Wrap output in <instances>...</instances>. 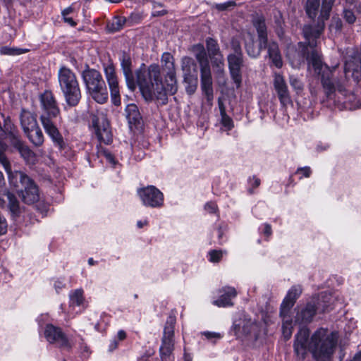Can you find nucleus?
<instances>
[{
	"instance_id": "56",
	"label": "nucleus",
	"mask_w": 361,
	"mask_h": 361,
	"mask_svg": "<svg viewBox=\"0 0 361 361\" xmlns=\"http://www.w3.org/2000/svg\"><path fill=\"white\" fill-rule=\"evenodd\" d=\"M263 233L267 236H270L271 235V227L269 224H264Z\"/></svg>"
},
{
	"instance_id": "19",
	"label": "nucleus",
	"mask_w": 361,
	"mask_h": 361,
	"mask_svg": "<svg viewBox=\"0 0 361 361\" xmlns=\"http://www.w3.org/2000/svg\"><path fill=\"white\" fill-rule=\"evenodd\" d=\"M219 298L212 302L214 305L219 307H226L233 305L232 300L237 295V292L233 287L226 286L219 290Z\"/></svg>"
},
{
	"instance_id": "49",
	"label": "nucleus",
	"mask_w": 361,
	"mask_h": 361,
	"mask_svg": "<svg viewBox=\"0 0 361 361\" xmlns=\"http://www.w3.org/2000/svg\"><path fill=\"white\" fill-rule=\"evenodd\" d=\"M301 173L302 176L305 178H309L312 173V170L309 166L300 167L297 169L296 173Z\"/></svg>"
},
{
	"instance_id": "29",
	"label": "nucleus",
	"mask_w": 361,
	"mask_h": 361,
	"mask_svg": "<svg viewBox=\"0 0 361 361\" xmlns=\"http://www.w3.org/2000/svg\"><path fill=\"white\" fill-rule=\"evenodd\" d=\"M126 118L130 125H137L140 123L141 116L137 105L135 104H128L126 108Z\"/></svg>"
},
{
	"instance_id": "53",
	"label": "nucleus",
	"mask_w": 361,
	"mask_h": 361,
	"mask_svg": "<svg viewBox=\"0 0 361 361\" xmlns=\"http://www.w3.org/2000/svg\"><path fill=\"white\" fill-rule=\"evenodd\" d=\"M329 148V145L328 143L319 142L317 144L316 149L318 152H321L327 150Z\"/></svg>"
},
{
	"instance_id": "9",
	"label": "nucleus",
	"mask_w": 361,
	"mask_h": 361,
	"mask_svg": "<svg viewBox=\"0 0 361 361\" xmlns=\"http://www.w3.org/2000/svg\"><path fill=\"white\" fill-rule=\"evenodd\" d=\"M257 44L254 40V37L251 35L250 39L245 41V50L249 56L256 59L260 54L262 50L267 49L269 58L271 63L276 68H280L283 66V61L278 44L274 41L264 42L261 44L260 40H257Z\"/></svg>"
},
{
	"instance_id": "37",
	"label": "nucleus",
	"mask_w": 361,
	"mask_h": 361,
	"mask_svg": "<svg viewBox=\"0 0 361 361\" xmlns=\"http://www.w3.org/2000/svg\"><path fill=\"white\" fill-rule=\"evenodd\" d=\"M7 199L8 200V207L10 212L14 216H18L20 213L19 202L14 195L11 192H7Z\"/></svg>"
},
{
	"instance_id": "11",
	"label": "nucleus",
	"mask_w": 361,
	"mask_h": 361,
	"mask_svg": "<svg viewBox=\"0 0 361 361\" xmlns=\"http://www.w3.org/2000/svg\"><path fill=\"white\" fill-rule=\"evenodd\" d=\"M175 323L176 318L172 316L169 317L164 329L162 343L159 349L162 361H167L173 350Z\"/></svg>"
},
{
	"instance_id": "24",
	"label": "nucleus",
	"mask_w": 361,
	"mask_h": 361,
	"mask_svg": "<svg viewBox=\"0 0 361 361\" xmlns=\"http://www.w3.org/2000/svg\"><path fill=\"white\" fill-rule=\"evenodd\" d=\"M279 316L282 320V335L286 341L290 338L293 330V322L290 312L280 310Z\"/></svg>"
},
{
	"instance_id": "15",
	"label": "nucleus",
	"mask_w": 361,
	"mask_h": 361,
	"mask_svg": "<svg viewBox=\"0 0 361 361\" xmlns=\"http://www.w3.org/2000/svg\"><path fill=\"white\" fill-rule=\"evenodd\" d=\"M227 60L231 77L238 88L242 83L241 68L243 66V56L228 54Z\"/></svg>"
},
{
	"instance_id": "50",
	"label": "nucleus",
	"mask_w": 361,
	"mask_h": 361,
	"mask_svg": "<svg viewBox=\"0 0 361 361\" xmlns=\"http://www.w3.org/2000/svg\"><path fill=\"white\" fill-rule=\"evenodd\" d=\"M202 334L208 339V340H212V339H219L222 336L219 333L216 332H210V331H204L202 332Z\"/></svg>"
},
{
	"instance_id": "12",
	"label": "nucleus",
	"mask_w": 361,
	"mask_h": 361,
	"mask_svg": "<svg viewBox=\"0 0 361 361\" xmlns=\"http://www.w3.org/2000/svg\"><path fill=\"white\" fill-rule=\"evenodd\" d=\"M137 193L143 205L146 207L159 208L164 204L163 193L154 185L139 188Z\"/></svg>"
},
{
	"instance_id": "6",
	"label": "nucleus",
	"mask_w": 361,
	"mask_h": 361,
	"mask_svg": "<svg viewBox=\"0 0 361 361\" xmlns=\"http://www.w3.org/2000/svg\"><path fill=\"white\" fill-rule=\"evenodd\" d=\"M58 80L66 104L69 106L78 105L81 99V92L75 73L62 66L58 72Z\"/></svg>"
},
{
	"instance_id": "8",
	"label": "nucleus",
	"mask_w": 361,
	"mask_h": 361,
	"mask_svg": "<svg viewBox=\"0 0 361 361\" xmlns=\"http://www.w3.org/2000/svg\"><path fill=\"white\" fill-rule=\"evenodd\" d=\"M8 180L18 190H20L23 201L27 204H33L39 199L38 187L35 182L22 171H15L8 176Z\"/></svg>"
},
{
	"instance_id": "36",
	"label": "nucleus",
	"mask_w": 361,
	"mask_h": 361,
	"mask_svg": "<svg viewBox=\"0 0 361 361\" xmlns=\"http://www.w3.org/2000/svg\"><path fill=\"white\" fill-rule=\"evenodd\" d=\"M206 47L209 56L221 54L217 41L212 37L206 39Z\"/></svg>"
},
{
	"instance_id": "4",
	"label": "nucleus",
	"mask_w": 361,
	"mask_h": 361,
	"mask_svg": "<svg viewBox=\"0 0 361 361\" xmlns=\"http://www.w3.org/2000/svg\"><path fill=\"white\" fill-rule=\"evenodd\" d=\"M39 100L42 109L39 120L42 126L54 147L61 152L67 147V145L57 126L56 120L60 114L57 102L51 91H45L42 94Z\"/></svg>"
},
{
	"instance_id": "1",
	"label": "nucleus",
	"mask_w": 361,
	"mask_h": 361,
	"mask_svg": "<svg viewBox=\"0 0 361 361\" xmlns=\"http://www.w3.org/2000/svg\"><path fill=\"white\" fill-rule=\"evenodd\" d=\"M121 66L128 89L133 92L137 86L147 102L157 99L161 104L168 102V94H174L178 90L176 73L165 75L166 87L161 78L160 67L157 64H151L147 70L139 68L135 71L136 78L132 71L130 57L123 53Z\"/></svg>"
},
{
	"instance_id": "42",
	"label": "nucleus",
	"mask_w": 361,
	"mask_h": 361,
	"mask_svg": "<svg viewBox=\"0 0 361 361\" xmlns=\"http://www.w3.org/2000/svg\"><path fill=\"white\" fill-rule=\"evenodd\" d=\"M27 50L4 46L0 48V54L3 55L16 56L25 53Z\"/></svg>"
},
{
	"instance_id": "39",
	"label": "nucleus",
	"mask_w": 361,
	"mask_h": 361,
	"mask_svg": "<svg viewBox=\"0 0 361 361\" xmlns=\"http://www.w3.org/2000/svg\"><path fill=\"white\" fill-rule=\"evenodd\" d=\"M14 149L18 150L23 159L27 161H31L35 157L32 150L30 149L27 146L25 145L23 142L20 144V146L16 147Z\"/></svg>"
},
{
	"instance_id": "63",
	"label": "nucleus",
	"mask_w": 361,
	"mask_h": 361,
	"mask_svg": "<svg viewBox=\"0 0 361 361\" xmlns=\"http://www.w3.org/2000/svg\"><path fill=\"white\" fill-rule=\"evenodd\" d=\"M104 154H105V157H106V159L109 161H114V157L113 155L109 153V152H104Z\"/></svg>"
},
{
	"instance_id": "48",
	"label": "nucleus",
	"mask_w": 361,
	"mask_h": 361,
	"mask_svg": "<svg viewBox=\"0 0 361 361\" xmlns=\"http://www.w3.org/2000/svg\"><path fill=\"white\" fill-rule=\"evenodd\" d=\"M235 6V2L233 1H228L227 2L217 4L216 8L219 11H226L230 8H233Z\"/></svg>"
},
{
	"instance_id": "31",
	"label": "nucleus",
	"mask_w": 361,
	"mask_h": 361,
	"mask_svg": "<svg viewBox=\"0 0 361 361\" xmlns=\"http://www.w3.org/2000/svg\"><path fill=\"white\" fill-rule=\"evenodd\" d=\"M161 62L165 75L176 73L174 58L170 53L164 52L161 56Z\"/></svg>"
},
{
	"instance_id": "64",
	"label": "nucleus",
	"mask_w": 361,
	"mask_h": 361,
	"mask_svg": "<svg viewBox=\"0 0 361 361\" xmlns=\"http://www.w3.org/2000/svg\"><path fill=\"white\" fill-rule=\"evenodd\" d=\"M147 224V221H138L137 222V226L138 228H142L145 225H146Z\"/></svg>"
},
{
	"instance_id": "35",
	"label": "nucleus",
	"mask_w": 361,
	"mask_h": 361,
	"mask_svg": "<svg viewBox=\"0 0 361 361\" xmlns=\"http://www.w3.org/2000/svg\"><path fill=\"white\" fill-rule=\"evenodd\" d=\"M320 6V0H307L305 10L307 16L314 19L318 14Z\"/></svg>"
},
{
	"instance_id": "45",
	"label": "nucleus",
	"mask_w": 361,
	"mask_h": 361,
	"mask_svg": "<svg viewBox=\"0 0 361 361\" xmlns=\"http://www.w3.org/2000/svg\"><path fill=\"white\" fill-rule=\"evenodd\" d=\"M223 256V252L221 250H213L209 252V260L212 262H219Z\"/></svg>"
},
{
	"instance_id": "44",
	"label": "nucleus",
	"mask_w": 361,
	"mask_h": 361,
	"mask_svg": "<svg viewBox=\"0 0 361 361\" xmlns=\"http://www.w3.org/2000/svg\"><path fill=\"white\" fill-rule=\"evenodd\" d=\"M343 17L346 23L348 24H353L356 20V16L352 10L344 9L343 12Z\"/></svg>"
},
{
	"instance_id": "14",
	"label": "nucleus",
	"mask_w": 361,
	"mask_h": 361,
	"mask_svg": "<svg viewBox=\"0 0 361 361\" xmlns=\"http://www.w3.org/2000/svg\"><path fill=\"white\" fill-rule=\"evenodd\" d=\"M44 336L50 343H55L59 348H70L66 336L61 329L49 324L46 325Z\"/></svg>"
},
{
	"instance_id": "32",
	"label": "nucleus",
	"mask_w": 361,
	"mask_h": 361,
	"mask_svg": "<svg viewBox=\"0 0 361 361\" xmlns=\"http://www.w3.org/2000/svg\"><path fill=\"white\" fill-rule=\"evenodd\" d=\"M24 133L34 145L39 147L43 144L44 137L39 126H36V128H33V129L29 130L28 133Z\"/></svg>"
},
{
	"instance_id": "55",
	"label": "nucleus",
	"mask_w": 361,
	"mask_h": 361,
	"mask_svg": "<svg viewBox=\"0 0 361 361\" xmlns=\"http://www.w3.org/2000/svg\"><path fill=\"white\" fill-rule=\"evenodd\" d=\"M203 92L204 93V94L206 96L207 102L210 104H212V102L213 98H214L213 90H209L203 91Z\"/></svg>"
},
{
	"instance_id": "13",
	"label": "nucleus",
	"mask_w": 361,
	"mask_h": 361,
	"mask_svg": "<svg viewBox=\"0 0 361 361\" xmlns=\"http://www.w3.org/2000/svg\"><path fill=\"white\" fill-rule=\"evenodd\" d=\"M92 123L98 140L101 142L109 145L112 141V135L106 117L104 115L94 116Z\"/></svg>"
},
{
	"instance_id": "28",
	"label": "nucleus",
	"mask_w": 361,
	"mask_h": 361,
	"mask_svg": "<svg viewBox=\"0 0 361 361\" xmlns=\"http://www.w3.org/2000/svg\"><path fill=\"white\" fill-rule=\"evenodd\" d=\"M218 106L220 111V122L221 125L226 128V130H231L234 126L233 121L232 118L228 115H227L226 112V106L221 98L218 99Z\"/></svg>"
},
{
	"instance_id": "40",
	"label": "nucleus",
	"mask_w": 361,
	"mask_h": 361,
	"mask_svg": "<svg viewBox=\"0 0 361 361\" xmlns=\"http://www.w3.org/2000/svg\"><path fill=\"white\" fill-rule=\"evenodd\" d=\"M70 300L72 305L80 306L82 305L84 300L83 290L81 289H78L72 292L70 294Z\"/></svg>"
},
{
	"instance_id": "22",
	"label": "nucleus",
	"mask_w": 361,
	"mask_h": 361,
	"mask_svg": "<svg viewBox=\"0 0 361 361\" xmlns=\"http://www.w3.org/2000/svg\"><path fill=\"white\" fill-rule=\"evenodd\" d=\"M256 326H257L255 322L251 320L245 319L235 321L233 325L235 335L237 336L250 334L256 329Z\"/></svg>"
},
{
	"instance_id": "16",
	"label": "nucleus",
	"mask_w": 361,
	"mask_h": 361,
	"mask_svg": "<svg viewBox=\"0 0 361 361\" xmlns=\"http://www.w3.org/2000/svg\"><path fill=\"white\" fill-rule=\"evenodd\" d=\"M0 130L3 131L5 139L9 142L11 147H18L23 142L18 128L8 117L4 119V126Z\"/></svg>"
},
{
	"instance_id": "61",
	"label": "nucleus",
	"mask_w": 361,
	"mask_h": 361,
	"mask_svg": "<svg viewBox=\"0 0 361 361\" xmlns=\"http://www.w3.org/2000/svg\"><path fill=\"white\" fill-rule=\"evenodd\" d=\"M350 361H361V350L355 354Z\"/></svg>"
},
{
	"instance_id": "27",
	"label": "nucleus",
	"mask_w": 361,
	"mask_h": 361,
	"mask_svg": "<svg viewBox=\"0 0 361 361\" xmlns=\"http://www.w3.org/2000/svg\"><path fill=\"white\" fill-rule=\"evenodd\" d=\"M200 80L202 92L213 90L210 66L200 68Z\"/></svg>"
},
{
	"instance_id": "10",
	"label": "nucleus",
	"mask_w": 361,
	"mask_h": 361,
	"mask_svg": "<svg viewBox=\"0 0 361 361\" xmlns=\"http://www.w3.org/2000/svg\"><path fill=\"white\" fill-rule=\"evenodd\" d=\"M335 0H322L319 21L316 25H307L303 28L305 38L311 47L316 45V39H319L324 29V20L330 16V12Z\"/></svg>"
},
{
	"instance_id": "38",
	"label": "nucleus",
	"mask_w": 361,
	"mask_h": 361,
	"mask_svg": "<svg viewBox=\"0 0 361 361\" xmlns=\"http://www.w3.org/2000/svg\"><path fill=\"white\" fill-rule=\"evenodd\" d=\"M125 23L124 17L116 16L108 24V28L111 32H117L123 28Z\"/></svg>"
},
{
	"instance_id": "34",
	"label": "nucleus",
	"mask_w": 361,
	"mask_h": 361,
	"mask_svg": "<svg viewBox=\"0 0 361 361\" xmlns=\"http://www.w3.org/2000/svg\"><path fill=\"white\" fill-rule=\"evenodd\" d=\"M215 73L219 75L224 74V59L222 54L209 56Z\"/></svg>"
},
{
	"instance_id": "51",
	"label": "nucleus",
	"mask_w": 361,
	"mask_h": 361,
	"mask_svg": "<svg viewBox=\"0 0 361 361\" xmlns=\"http://www.w3.org/2000/svg\"><path fill=\"white\" fill-rule=\"evenodd\" d=\"M204 209L210 214H214L217 210V205L214 202H209L204 205Z\"/></svg>"
},
{
	"instance_id": "43",
	"label": "nucleus",
	"mask_w": 361,
	"mask_h": 361,
	"mask_svg": "<svg viewBox=\"0 0 361 361\" xmlns=\"http://www.w3.org/2000/svg\"><path fill=\"white\" fill-rule=\"evenodd\" d=\"M195 66L192 58L185 56L181 60V68L184 73H191V68Z\"/></svg>"
},
{
	"instance_id": "3",
	"label": "nucleus",
	"mask_w": 361,
	"mask_h": 361,
	"mask_svg": "<svg viewBox=\"0 0 361 361\" xmlns=\"http://www.w3.org/2000/svg\"><path fill=\"white\" fill-rule=\"evenodd\" d=\"M305 42H299V51L288 53V58L291 66L298 68L306 60L309 66H312L316 74L320 76L321 82L327 97L335 91L334 84L332 82V70L322 61L319 52L315 49L317 45L311 47L305 38Z\"/></svg>"
},
{
	"instance_id": "60",
	"label": "nucleus",
	"mask_w": 361,
	"mask_h": 361,
	"mask_svg": "<svg viewBox=\"0 0 361 361\" xmlns=\"http://www.w3.org/2000/svg\"><path fill=\"white\" fill-rule=\"evenodd\" d=\"M117 347H118V342L116 340H113L109 345V350L112 351V350H115L116 348H117Z\"/></svg>"
},
{
	"instance_id": "20",
	"label": "nucleus",
	"mask_w": 361,
	"mask_h": 361,
	"mask_svg": "<svg viewBox=\"0 0 361 361\" xmlns=\"http://www.w3.org/2000/svg\"><path fill=\"white\" fill-rule=\"evenodd\" d=\"M302 293V288L300 286H293L288 291L286 296L283 299L280 310H284L285 312H290V310L295 305L297 299L300 297Z\"/></svg>"
},
{
	"instance_id": "62",
	"label": "nucleus",
	"mask_w": 361,
	"mask_h": 361,
	"mask_svg": "<svg viewBox=\"0 0 361 361\" xmlns=\"http://www.w3.org/2000/svg\"><path fill=\"white\" fill-rule=\"evenodd\" d=\"M5 185V179L4 174L0 171V188H2Z\"/></svg>"
},
{
	"instance_id": "26",
	"label": "nucleus",
	"mask_w": 361,
	"mask_h": 361,
	"mask_svg": "<svg viewBox=\"0 0 361 361\" xmlns=\"http://www.w3.org/2000/svg\"><path fill=\"white\" fill-rule=\"evenodd\" d=\"M192 51L200 64V68L210 66L204 47L202 44L192 46Z\"/></svg>"
},
{
	"instance_id": "58",
	"label": "nucleus",
	"mask_w": 361,
	"mask_h": 361,
	"mask_svg": "<svg viewBox=\"0 0 361 361\" xmlns=\"http://www.w3.org/2000/svg\"><path fill=\"white\" fill-rule=\"evenodd\" d=\"M117 337L118 340L123 341L126 338V333L123 330H120L117 334Z\"/></svg>"
},
{
	"instance_id": "52",
	"label": "nucleus",
	"mask_w": 361,
	"mask_h": 361,
	"mask_svg": "<svg viewBox=\"0 0 361 361\" xmlns=\"http://www.w3.org/2000/svg\"><path fill=\"white\" fill-rule=\"evenodd\" d=\"M248 181L249 183L252 185V187L255 188L259 187L261 183L260 179L257 178L256 176L249 178Z\"/></svg>"
},
{
	"instance_id": "30",
	"label": "nucleus",
	"mask_w": 361,
	"mask_h": 361,
	"mask_svg": "<svg viewBox=\"0 0 361 361\" xmlns=\"http://www.w3.org/2000/svg\"><path fill=\"white\" fill-rule=\"evenodd\" d=\"M183 82L186 92L191 95L195 93L197 87L198 80L196 75L191 73L183 74Z\"/></svg>"
},
{
	"instance_id": "2",
	"label": "nucleus",
	"mask_w": 361,
	"mask_h": 361,
	"mask_svg": "<svg viewBox=\"0 0 361 361\" xmlns=\"http://www.w3.org/2000/svg\"><path fill=\"white\" fill-rule=\"evenodd\" d=\"M309 338V329L301 327L295 336L293 344L297 358L303 361L310 351L316 361H330L337 345V334L329 333L327 329L320 328Z\"/></svg>"
},
{
	"instance_id": "46",
	"label": "nucleus",
	"mask_w": 361,
	"mask_h": 361,
	"mask_svg": "<svg viewBox=\"0 0 361 361\" xmlns=\"http://www.w3.org/2000/svg\"><path fill=\"white\" fill-rule=\"evenodd\" d=\"M231 49L233 52L230 55L243 56L240 42L237 40H233L231 42Z\"/></svg>"
},
{
	"instance_id": "17",
	"label": "nucleus",
	"mask_w": 361,
	"mask_h": 361,
	"mask_svg": "<svg viewBox=\"0 0 361 361\" xmlns=\"http://www.w3.org/2000/svg\"><path fill=\"white\" fill-rule=\"evenodd\" d=\"M107 82L109 86L112 102L115 105L120 104L119 87L115 68L113 65L104 68Z\"/></svg>"
},
{
	"instance_id": "59",
	"label": "nucleus",
	"mask_w": 361,
	"mask_h": 361,
	"mask_svg": "<svg viewBox=\"0 0 361 361\" xmlns=\"http://www.w3.org/2000/svg\"><path fill=\"white\" fill-rule=\"evenodd\" d=\"M73 8L72 7H68L62 11V16H69L71 13H73Z\"/></svg>"
},
{
	"instance_id": "33",
	"label": "nucleus",
	"mask_w": 361,
	"mask_h": 361,
	"mask_svg": "<svg viewBox=\"0 0 361 361\" xmlns=\"http://www.w3.org/2000/svg\"><path fill=\"white\" fill-rule=\"evenodd\" d=\"M8 149V145L2 140H0V163L3 165L8 176L12 173L11 166L8 161L6 152Z\"/></svg>"
},
{
	"instance_id": "18",
	"label": "nucleus",
	"mask_w": 361,
	"mask_h": 361,
	"mask_svg": "<svg viewBox=\"0 0 361 361\" xmlns=\"http://www.w3.org/2000/svg\"><path fill=\"white\" fill-rule=\"evenodd\" d=\"M274 89L283 106L291 104L290 93L284 78L281 74H276L274 80Z\"/></svg>"
},
{
	"instance_id": "5",
	"label": "nucleus",
	"mask_w": 361,
	"mask_h": 361,
	"mask_svg": "<svg viewBox=\"0 0 361 361\" xmlns=\"http://www.w3.org/2000/svg\"><path fill=\"white\" fill-rule=\"evenodd\" d=\"M333 300L331 294L326 291L312 297L305 306L302 307L298 310L295 317V322L300 325L306 326L312 322L317 312L323 313L332 310Z\"/></svg>"
},
{
	"instance_id": "57",
	"label": "nucleus",
	"mask_w": 361,
	"mask_h": 361,
	"mask_svg": "<svg viewBox=\"0 0 361 361\" xmlns=\"http://www.w3.org/2000/svg\"><path fill=\"white\" fill-rule=\"evenodd\" d=\"M65 286V284L60 281H56L54 283V288L58 292L59 290L62 289Z\"/></svg>"
},
{
	"instance_id": "21",
	"label": "nucleus",
	"mask_w": 361,
	"mask_h": 361,
	"mask_svg": "<svg viewBox=\"0 0 361 361\" xmlns=\"http://www.w3.org/2000/svg\"><path fill=\"white\" fill-rule=\"evenodd\" d=\"M345 78L352 77L355 80L361 78V59L355 58L346 61L344 67Z\"/></svg>"
},
{
	"instance_id": "23",
	"label": "nucleus",
	"mask_w": 361,
	"mask_h": 361,
	"mask_svg": "<svg viewBox=\"0 0 361 361\" xmlns=\"http://www.w3.org/2000/svg\"><path fill=\"white\" fill-rule=\"evenodd\" d=\"M20 121L24 133H28L29 130L38 126L36 115L25 109H22Z\"/></svg>"
},
{
	"instance_id": "47",
	"label": "nucleus",
	"mask_w": 361,
	"mask_h": 361,
	"mask_svg": "<svg viewBox=\"0 0 361 361\" xmlns=\"http://www.w3.org/2000/svg\"><path fill=\"white\" fill-rule=\"evenodd\" d=\"M343 27V22L339 18H333L330 28L335 30L336 32H341Z\"/></svg>"
},
{
	"instance_id": "54",
	"label": "nucleus",
	"mask_w": 361,
	"mask_h": 361,
	"mask_svg": "<svg viewBox=\"0 0 361 361\" xmlns=\"http://www.w3.org/2000/svg\"><path fill=\"white\" fill-rule=\"evenodd\" d=\"M63 18L65 23H66L72 27H75L77 25L76 22L74 21L73 18L72 17H70L69 16H63Z\"/></svg>"
},
{
	"instance_id": "41",
	"label": "nucleus",
	"mask_w": 361,
	"mask_h": 361,
	"mask_svg": "<svg viewBox=\"0 0 361 361\" xmlns=\"http://www.w3.org/2000/svg\"><path fill=\"white\" fill-rule=\"evenodd\" d=\"M289 82L292 88L296 91L298 94L303 90L304 84L298 76L294 75H290Z\"/></svg>"
},
{
	"instance_id": "25",
	"label": "nucleus",
	"mask_w": 361,
	"mask_h": 361,
	"mask_svg": "<svg viewBox=\"0 0 361 361\" xmlns=\"http://www.w3.org/2000/svg\"><path fill=\"white\" fill-rule=\"evenodd\" d=\"M252 24L257 31V39L260 40L261 44H264V42H269L264 18L262 16H257L253 19Z\"/></svg>"
},
{
	"instance_id": "7",
	"label": "nucleus",
	"mask_w": 361,
	"mask_h": 361,
	"mask_svg": "<svg viewBox=\"0 0 361 361\" xmlns=\"http://www.w3.org/2000/svg\"><path fill=\"white\" fill-rule=\"evenodd\" d=\"M82 78L92 99L99 104L106 103L108 100V91L101 73L87 66L82 73Z\"/></svg>"
}]
</instances>
